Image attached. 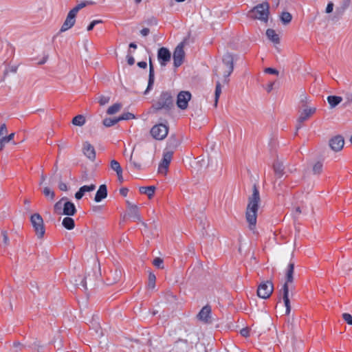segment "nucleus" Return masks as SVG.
<instances>
[{"label":"nucleus","mask_w":352,"mask_h":352,"mask_svg":"<svg viewBox=\"0 0 352 352\" xmlns=\"http://www.w3.org/2000/svg\"><path fill=\"white\" fill-rule=\"evenodd\" d=\"M261 201L259 191L256 184L253 186V191L248 198V204L246 208L245 218L249 223L250 230L255 228L256 223L258 203Z\"/></svg>","instance_id":"1"},{"label":"nucleus","mask_w":352,"mask_h":352,"mask_svg":"<svg viewBox=\"0 0 352 352\" xmlns=\"http://www.w3.org/2000/svg\"><path fill=\"white\" fill-rule=\"evenodd\" d=\"M294 263H290L287 269L285 276V283H284L280 292L283 294V299L284 301L285 306L286 307V314L289 315L291 311L290 300L289 298V284L292 283L294 280Z\"/></svg>","instance_id":"2"},{"label":"nucleus","mask_w":352,"mask_h":352,"mask_svg":"<svg viewBox=\"0 0 352 352\" xmlns=\"http://www.w3.org/2000/svg\"><path fill=\"white\" fill-rule=\"evenodd\" d=\"M173 107V96L168 91H163L160 94L158 100L153 104L152 109L153 112L156 113L161 109L169 111Z\"/></svg>","instance_id":"3"},{"label":"nucleus","mask_w":352,"mask_h":352,"mask_svg":"<svg viewBox=\"0 0 352 352\" xmlns=\"http://www.w3.org/2000/svg\"><path fill=\"white\" fill-rule=\"evenodd\" d=\"M54 211L57 214L73 216L76 212V208L74 203L67 201V198L64 197L54 204Z\"/></svg>","instance_id":"4"},{"label":"nucleus","mask_w":352,"mask_h":352,"mask_svg":"<svg viewBox=\"0 0 352 352\" xmlns=\"http://www.w3.org/2000/svg\"><path fill=\"white\" fill-rule=\"evenodd\" d=\"M270 5L267 2H263L254 7L248 13V16L254 19H259L267 22L269 16Z\"/></svg>","instance_id":"5"},{"label":"nucleus","mask_w":352,"mask_h":352,"mask_svg":"<svg viewBox=\"0 0 352 352\" xmlns=\"http://www.w3.org/2000/svg\"><path fill=\"white\" fill-rule=\"evenodd\" d=\"M30 221L37 237L39 239L43 238L45 234V230L42 217L38 213H34L31 216Z\"/></svg>","instance_id":"6"},{"label":"nucleus","mask_w":352,"mask_h":352,"mask_svg":"<svg viewBox=\"0 0 352 352\" xmlns=\"http://www.w3.org/2000/svg\"><path fill=\"white\" fill-rule=\"evenodd\" d=\"M302 110L300 111V116L297 120L296 129L301 128L302 123L308 120L316 111V107H310L306 104H303Z\"/></svg>","instance_id":"7"},{"label":"nucleus","mask_w":352,"mask_h":352,"mask_svg":"<svg viewBox=\"0 0 352 352\" xmlns=\"http://www.w3.org/2000/svg\"><path fill=\"white\" fill-rule=\"evenodd\" d=\"M274 291V285L272 282L261 283L257 289V295L259 298L267 299L270 297Z\"/></svg>","instance_id":"8"},{"label":"nucleus","mask_w":352,"mask_h":352,"mask_svg":"<svg viewBox=\"0 0 352 352\" xmlns=\"http://www.w3.org/2000/svg\"><path fill=\"white\" fill-rule=\"evenodd\" d=\"M222 60H223V64L226 67V70L224 72V74H223V77H224L223 82L228 83L229 81L228 77L232 74V72H233V69H234V65H233L234 58L231 54L226 53V54L223 55Z\"/></svg>","instance_id":"9"},{"label":"nucleus","mask_w":352,"mask_h":352,"mask_svg":"<svg viewBox=\"0 0 352 352\" xmlns=\"http://www.w3.org/2000/svg\"><path fill=\"white\" fill-rule=\"evenodd\" d=\"M168 132V128L164 124L154 125L151 129V134L153 138L158 140H164Z\"/></svg>","instance_id":"10"},{"label":"nucleus","mask_w":352,"mask_h":352,"mask_svg":"<svg viewBox=\"0 0 352 352\" xmlns=\"http://www.w3.org/2000/svg\"><path fill=\"white\" fill-rule=\"evenodd\" d=\"M184 42L180 43L175 49L173 52V62L175 67H179L184 61L185 52L184 51Z\"/></svg>","instance_id":"11"},{"label":"nucleus","mask_w":352,"mask_h":352,"mask_svg":"<svg viewBox=\"0 0 352 352\" xmlns=\"http://www.w3.org/2000/svg\"><path fill=\"white\" fill-rule=\"evenodd\" d=\"M191 98V94L187 91H180L177 98V105L181 109H186L188 107V103Z\"/></svg>","instance_id":"12"},{"label":"nucleus","mask_w":352,"mask_h":352,"mask_svg":"<svg viewBox=\"0 0 352 352\" xmlns=\"http://www.w3.org/2000/svg\"><path fill=\"white\" fill-rule=\"evenodd\" d=\"M173 157L172 151H166L164 153L163 158L158 167V172L161 174H166Z\"/></svg>","instance_id":"13"},{"label":"nucleus","mask_w":352,"mask_h":352,"mask_svg":"<svg viewBox=\"0 0 352 352\" xmlns=\"http://www.w3.org/2000/svg\"><path fill=\"white\" fill-rule=\"evenodd\" d=\"M171 58L170 52L166 47H160L157 51V59L162 67H165Z\"/></svg>","instance_id":"14"},{"label":"nucleus","mask_w":352,"mask_h":352,"mask_svg":"<svg viewBox=\"0 0 352 352\" xmlns=\"http://www.w3.org/2000/svg\"><path fill=\"white\" fill-rule=\"evenodd\" d=\"M127 215L133 221H141V216L139 212V208L137 205L126 201Z\"/></svg>","instance_id":"15"},{"label":"nucleus","mask_w":352,"mask_h":352,"mask_svg":"<svg viewBox=\"0 0 352 352\" xmlns=\"http://www.w3.org/2000/svg\"><path fill=\"white\" fill-rule=\"evenodd\" d=\"M211 307L208 305L204 306L197 314V318L204 322L210 323L211 320Z\"/></svg>","instance_id":"16"},{"label":"nucleus","mask_w":352,"mask_h":352,"mask_svg":"<svg viewBox=\"0 0 352 352\" xmlns=\"http://www.w3.org/2000/svg\"><path fill=\"white\" fill-rule=\"evenodd\" d=\"M344 144V141L341 135H337L329 140V146L336 152L340 151Z\"/></svg>","instance_id":"17"},{"label":"nucleus","mask_w":352,"mask_h":352,"mask_svg":"<svg viewBox=\"0 0 352 352\" xmlns=\"http://www.w3.org/2000/svg\"><path fill=\"white\" fill-rule=\"evenodd\" d=\"M76 15L70 10L60 31L63 32L73 27L76 22Z\"/></svg>","instance_id":"18"},{"label":"nucleus","mask_w":352,"mask_h":352,"mask_svg":"<svg viewBox=\"0 0 352 352\" xmlns=\"http://www.w3.org/2000/svg\"><path fill=\"white\" fill-rule=\"evenodd\" d=\"M82 151L84 155L91 161L96 159V151L94 147L88 142L83 144Z\"/></svg>","instance_id":"19"},{"label":"nucleus","mask_w":352,"mask_h":352,"mask_svg":"<svg viewBox=\"0 0 352 352\" xmlns=\"http://www.w3.org/2000/svg\"><path fill=\"white\" fill-rule=\"evenodd\" d=\"M122 276V272L120 270L115 269L113 271H111L107 278V284L113 285L116 282L119 281Z\"/></svg>","instance_id":"20"},{"label":"nucleus","mask_w":352,"mask_h":352,"mask_svg":"<svg viewBox=\"0 0 352 352\" xmlns=\"http://www.w3.org/2000/svg\"><path fill=\"white\" fill-rule=\"evenodd\" d=\"M155 80V72L154 67L152 63V60L149 58V75H148V82L146 89L144 91V94H148V92L152 89Z\"/></svg>","instance_id":"21"},{"label":"nucleus","mask_w":352,"mask_h":352,"mask_svg":"<svg viewBox=\"0 0 352 352\" xmlns=\"http://www.w3.org/2000/svg\"><path fill=\"white\" fill-rule=\"evenodd\" d=\"M107 196V189L104 184L100 186L96 195L94 200L96 202H100Z\"/></svg>","instance_id":"22"},{"label":"nucleus","mask_w":352,"mask_h":352,"mask_svg":"<svg viewBox=\"0 0 352 352\" xmlns=\"http://www.w3.org/2000/svg\"><path fill=\"white\" fill-rule=\"evenodd\" d=\"M273 168H274L276 175L278 178L281 177L285 174V171H284L285 168H284L283 164V162H281L278 160L276 161L274 163Z\"/></svg>","instance_id":"23"},{"label":"nucleus","mask_w":352,"mask_h":352,"mask_svg":"<svg viewBox=\"0 0 352 352\" xmlns=\"http://www.w3.org/2000/svg\"><path fill=\"white\" fill-rule=\"evenodd\" d=\"M62 225L65 228L70 230H72L74 228L75 222H74V220L69 216V217H65L63 219Z\"/></svg>","instance_id":"24"},{"label":"nucleus","mask_w":352,"mask_h":352,"mask_svg":"<svg viewBox=\"0 0 352 352\" xmlns=\"http://www.w3.org/2000/svg\"><path fill=\"white\" fill-rule=\"evenodd\" d=\"M155 187L153 186H142L140 188V192L142 194H145L149 199H151L154 195Z\"/></svg>","instance_id":"25"},{"label":"nucleus","mask_w":352,"mask_h":352,"mask_svg":"<svg viewBox=\"0 0 352 352\" xmlns=\"http://www.w3.org/2000/svg\"><path fill=\"white\" fill-rule=\"evenodd\" d=\"M327 101L331 108H334L342 101V98L336 96H329L327 97Z\"/></svg>","instance_id":"26"},{"label":"nucleus","mask_w":352,"mask_h":352,"mask_svg":"<svg viewBox=\"0 0 352 352\" xmlns=\"http://www.w3.org/2000/svg\"><path fill=\"white\" fill-rule=\"evenodd\" d=\"M267 38L274 43H279L280 38L278 35L272 29H267L266 31Z\"/></svg>","instance_id":"27"},{"label":"nucleus","mask_w":352,"mask_h":352,"mask_svg":"<svg viewBox=\"0 0 352 352\" xmlns=\"http://www.w3.org/2000/svg\"><path fill=\"white\" fill-rule=\"evenodd\" d=\"M280 19L283 24H289L292 19V15L288 12H283L280 16Z\"/></svg>","instance_id":"28"},{"label":"nucleus","mask_w":352,"mask_h":352,"mask_svg":"<svg viewBox=\"0 0 352 352\" xmlns=\"http://www.w3.org/2000/svg\"><path fill=\"white\" fill-rule=\"evenodd\" d=\"M130 163L137 170H140L142 168L141 164L140 163L138 159L137 158L136 154L134 153V151H133L131 153L130 157Z\"/></svg>","instance_id":"29"},{"label":"nucleus","mask_w":352,"mask_h":352,"mask_svg":"<svg viewBox=\"0 0 352 352\" xmlns=\"http://www.w3.org/2000/svg\"><path fill=\"white\" fill-rule=\"evenodd\" d=\"M110 166L112 170L116 172L117 175H120V173H122V169L120 165V163L118 161L115 160H111L110 163Z\"/></svg>","instance_id":"30"},{"label":"nucleus","mask_w":352,"mask_h":352,"mask_svg":"<svg viewBox=\"0 0 352 352\" xmlns=\"http://www.w3.org/2000/svg\"><path fill=\"white\" fill-rule=\"evenodd\" d=\"M351 4V0H342V4L340 8L336 9V12L342 14L344 11L349 7Z\"/></svg>","instance_id":"31"},{"label":"nucleus","mask_w":352,"mask_h":352,"mask_svg":"<svg viewBox=\"0 0 352 352\" xmlns=\"http://www.w3.org/2000/svg\"><path fill=\"white\" fill-rule=\"evenodd\" d=\"M121 108L122 104L120 103H116L108 108L107 113L109 115H113L118 112Z\"/></svg>","instance_id":"32"},{"label":"nucleus","mask_w":352,"mask_h":352,"mask_svg":"<svg viewBox=\"0 0 352 352\" xmlns=\"http://www.w3.org/2000/svg\"><path fill=\"white\" fill-rule=\"evenodd\" d=\"M85 123V118L82 115H78L72 120V124L76 126H82Z\"/></svg>","instance_id":"33"},{"label":"nucleus","mask_w":352,"mask_h":352,"mask_svg":"<svg viewBox=\"0 0 352 352\" xmlns=\"http://www.w3.org/2000/svg\"><path fill=\"white\" fill-rule=\"evenodd\" d=\"M221 94V86L219 81L216 83L215 93H214V107L217 106L219 96Z\"/></svg>","instance_id":"34"},{"label":"nucleus","mask_w":352,"mask_h":352,"mask_svg":"<svg viewBox=\"0 0 352 352\" xmlns=\"http://www.w3.org/2000/svg\"><path fill=\"white\" fill-rule=\"evenodd\" d=\"M92 4V2L89 1H82L80 3L75 6L73 9L71 10L72 12H74L76 15L79 12L80 10L85 8L87 5Z\"/></svg>","instance_id":"35"},{"label":"nucleus","mask_w":352,"mask_h":352,"mask_svg":"<svg viewBox=\"0 0 352 352\" xmlns=\"http://www.w3.org/2000/svg\"><path fill=\"white\" fill-rule=\"evenodd\" d=\"M118 122L119 121L118 118L113 119L107 118L103 120V124L107 127H109L117 124Z\"/></svg>","instance_id":"36"},{"label":"nucleus","mask_w":352,"mask_h":352,"mask_svg":"<svg viewBox=\"0 0 352 352\" xmlns=\"http://www.w3.org/2000/svg\"><path fill=\"white\" fill-rule=\"evenodd\" d=\"M43 192L45 197H50L51 200H53L54 199L55 193L49 187H45L43 190Z\"/></svg>","instance_id":"37"},{"label":"nucleus","mask_w":352,"mask_h":352,"mask_svg":"<svg viewBox=\"0 0 352 352\" xmlns=\"http://www.w3.org/2000/svg\"><path fill=\"white\" fill-rule=\"evenodd\" d=\"M118 118V121L120 122L121 120H128L133 119L135 118V116L131 113L126 112L119 116Z\"/></svg>","instance_id":"38"},{"label":"nucleus","mask_w":352,"mask_h":352,"mask_svg":"<svg viewBox=\"0 0 352 352\" xmlns=\"http://www.w3.org/2000/svg\"><path fill=\"white\" fill-rule=\"evenodd\" d=\"M155 280H156V277H155V274L151 273L148 276V286L149 288L153 289L155 287Z\"/></svg>","instance_id":"39"},{"label":"nucleus","mask_w":352,"mask_h":352,"mask_svg":"<svg viewBox=\"0 0 352 352\" xmlns=\"http://www.w3.org/2000/svg\"><path fill=\"white\" fill-rule=\"evenodd\" d=\"M95 188H96V185L91 184L89 186H83L80 187V190L82 192H83V194L85 195V192L93 191L94 190H95Z\"/></svg>","instance_id":"40"},{"label":"nucleus","mask_w":352,"mask_h":352,"mask_svg":"<svg viewBox=\"0 0 352 352\" xmlns=\"http://www.w3.org/2000/svg\"><path fill=\"white\" fill-rule=\"evenodd\" d=\"M322 164L321 162H316L313 166V172L314 174H320L322 172Z\"/></svg>","instance_id":"41"},{"label":"nucleus","mask_w":352,"mask_h":352,"mask_svg":"<svg viewBox=\"0 0 352 352\" xmlns=\"http://www.w3.org/2000/svg\"><path fill=\"white\" fill-rule=\"evenodd\" d=\"M153 264L160 268V269H163L164 268V265H163V260L161 258H159V257H157L155 258L153 261Z\"/></svg>","instance_id":"42"},{"label":"nucleus","mask_w":352,"mask_h":352,"mask_svg":"<svg viewBox=\"0 0 352 352\" xmlns=\"http://www.w3.org/2000/svg\"><path fill=\"white\" fill-rule=\"evenodd\" d=\"M8 130L6 124H3L0 126V140H2L3 138L7 135Z\"/></svg>","instance_id":"43"},{"label":"nucleus","mask_w":352,"mask_h":352,"mask_svg":"<svg viewBox=\"0 0 352 352\" xmlns=\"http://www.w3.org/2000/svg\"><path fill=\"white\" fill-rule=\"evenodd\" d=\"M110 98L109 96H100L98 99V102L100 105H104L109 102Z\"/></svg>","instance_id":"44"},{"label":"nucleus","mask_w":352,"mask_h":352,"mask_svg":"<svg viewBox=\"0 0 352 352\" xmlns=\"http://www.w3.org/2000/svg\"><path fill=\"white\" fill-rule=\"evenodd\" d=\"M342 318L349 324L352 325V316L351 314L344 313L342 314Z\"/></svg>","instance_id":"45"},{"label":"nucleus","mask_w":352,"mask_h":352,"mask_svg":"<svg viewBox=\"0 0 352 352\" xmlns=\"http://www.w3.org/2000/svg\"><path fill=\"white\" fill-rule=\"evenodd\" d=\"M13 348H14V352H19V351H22L23 349L25 348V346L23 344H21L20 342H14V344H13Z\"/></svg>","instance_id":"46"},{"label":"nucleus","mask_w":352,"mask_h":352,"mask_svg":"<svg viewBox=\"0 0 352 352\" xmlns=\"http://www.w3.org/2000/svg\"><path fill=\"white\" fill-rule=\"evenodd\" d=\"M102 23V21L101 20H94L92 22H91V23L87 26V31H91L94 29V28L95 27V25L96 24H98V23Z\"/></svg>","instance_id":"47"},{"label":"nucleus","mask_w":352,"mask_h":352,"mask_svg":"<svg viewBox=\"0 0 352 352\" xmlns=\"http://www.w3.org/2000/svg\"><path fill=\"white\" fill-rule=\"evenodd\" d=\"M264 72L267 74H274V75H278L279 72L277 69L271 68V67H267L265 69Z\"/></svg>","instance_id":"48"},{"label":"nucleus","mask_w":352,"mask_h":352,"mask_svg":"<svg viewBox=\"0 0 352 352\" xmlns=\"http://www.w3.org/2000/svg\"><path fill=\"white\" fill-rule=\"evenodd\" d=\"M61 179V176H60V179ZM58 188L62 191H67V186L66 184L63 183L60 180L58 183Z\"/></svg>","instance_id":"49"},{"label":"nucleus","mask_w":352,"mask_h":352,"mask_svg":"<svg viewBox=\"0 0 352 352\" xmlns=\"http://www.w3.org/2000/svg\"><path fill=\"white\" fill-rule=\"evenodd\" d=\"M14 137V133H10V135H6L3 138V141L5 142V143H8L10 141H11Z\"/></svg>","instance_id":"50"},{"label":"nucleus","mask_w":352,"mask_h":352,"mask_svg":"<svg viewBox=\"0 0 352 352\" xmlns=\"http://www.w3.org/2000/svg\"><path fill=\"white\" fill-rule=\"evenodd\" d=\"M2 236L3 239V243L6 245H8L9 244V239L8 236V233L6 231H2Z\"/></svg>","instance_id":"51"},{"label":"nucleus","mask_w":352,"mask_h":352,"mask_svg":"<svg viewBox=\"0 0 352 352\" xmlns=\"http://www.w3.org/2000/svg\"><path fill=\"white\" fill-rule=\"evenodd\" d=\"M333 3L331 1L329 2L327 4V6L326 8V12L327 13H331L333 11Z\"/></svg>","instance_id":"52"},{"label":"nucleus","mask_w":352,"mask_h":352,"mask_svg":"<svg viewBox=\"0 0 352 352\" xmlns=\"http://www.w3.org/2000/svg\"><path fill=\"white\" fill-rule=\"evenodd\" d=\"M240 333L243 337H248L249 336V329L248 328H243L241 330Z\"/></svg>","instance_id":"53"},{"label":"nucleus","mask_w":352,"mask_h":352,"mask_svg":"<svg viewBox=\"0 0 352 352\" xmlns=\"http://www.w3.org/2000/svg\"><path fill=\"white\" fill-rule=\"evenodd\" d=\"M126 58H127V63H128V64L129 65H133L134 64V63H135L134 58L132 56L129 55V54L127 55Z\"/></svg>","instance_id":"54"},{"label":"nucleus","mask_w":352,"mask_h":352,"mask_svg":"<svg viewBox=\"0 0 352 352\" xmlns=\"http://www.w3.org/2000/svg\"><path fill=\"white\" fill-rule=\"evenodd\" d=\"M149 32H150V30H149V29H148V28H143V29L140 31L141 34H142V36H147V35L149 34Z\"/></svg>","instance_id":"55"},{"label":"nucleus","mask_w":352,"mask_h":352,"mask_svg":"<svg viewBox=\"0 0 352 352\" xmlns=\"http://www.w3.org/2000/svg\"><path fill=\"white\" fill-rule=\"evenodd\" d=\"M83 196H84V194H83V192H82L80 190V189H79V190H78V192H76V194H75V197H76V199H78V200H79V199H80Z\"/></svg>","instance_id":"56"},{"label":"nucleus","mask_w":352,"mask_h":352,"mask_svg":"<svg viewBox=\"0 0 352 352\" xmlns=\"http://www.w3.org/2000/svg\"><path fill=\"white\" fill-rule=\"evenodd\" d=\"M300 102L302 104V106L303 104H306L307 105V102H308V98L306 96H302V98L300 99Z\"/></svg>","instance_id":"57"},{"label":"nucleus","mask_w":352,"mask_h":352,"mask_svg":"<svg viewBox=\"0 0 352 352\" xmlns=\"http://www.w3.org/2000/svg\"><path fill=\"white\" fill-rule=\"evenodd\" d=\"M75 284L76 285H81L85 289H87V282L85 280V278H83L80 284H78V283H76Z\"/></svg>","instance_id":"58"},{"label":"nucleus","mask_w":352,"mask_h":352,"mask_svg":"<svg viewBox=\"0 0 352 352\" xmlns=\"http://www.w3.org/2000/svg\"><path fill=\"white\" fill-rule=\"evenodd\" d=\"M120 192L122 196L126 197L128 193V189L126 188H122L120 190Z\"/></svg>","instance_id":"59"},{"label":"nucleus","mask_w":352,"mask_h":352,"mask_svg":"<svg viewBox=\"0 0 352 352\" xmlns=\"http://www.w3.org/2000/svg\"><path fill=\"white\" fill-rule=\"evenodd\" d=\"M138 66L140 68H146L147 66V63L145 61H140L138 63Z\"/></svg>","instance_id":"60"},{"label":"nucleus","mask_w":352,"mask_h":352,"mask_svg":"<svg viewBox=\"0 0 352 352\" xmlns=\"http://www.w3.org/2000/svg\"><path fill=\"white\" fill-rule=\"evenodd\" d=\"M346 98L347 99V100L349 102H352V93L347 92L346 94Z\"/></svg>","instance_id":"61"},{"label":"nucleus","mask_w":352,"mask_h":352,"mask_svg":"<svg viewBox=\"0 0 352 352\" xmlns=\"http://www.w3.org/2000/svg\"><path fill=\"white\" fill-rule=\"evenodd\" d=\"M45 179H46V175L43 173H42V174L41 175L40 185H41L45 182Z\"/></svg>","instance_id":"62"},{"label":"nucleus","mask_w":352,"mask_h":352,"mask_svg":"<svg viewBox=\"0 0 352 352\" xmlns=\"http://www.w3.org/2000/svg\"><path fill=\"white\" fill-rule=\"evenodd\" d=\"M274 82H270L267 87V91L270 92L273 89Z\"/></svg>","instance_id":"63"},{"label":"nucleus","mask_w":352,"mask_h":352,"mask_svg":"<svg viewBox=\"0 0 352 352\" xmlns=\"http://www.w3.org/2000/svg\"><path fill=\"white\" fill-rule=\"evenodd\" d=\"M16 69H17V67L16 66H12L10 68V71L11 72H13V73H15L16 72Z\"/></svg>","instance_id":"64"}]
</instances>
